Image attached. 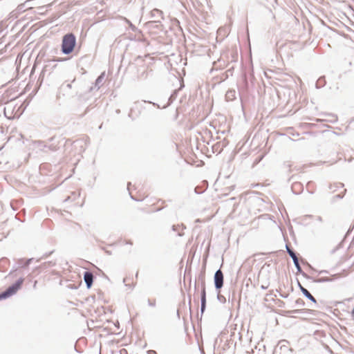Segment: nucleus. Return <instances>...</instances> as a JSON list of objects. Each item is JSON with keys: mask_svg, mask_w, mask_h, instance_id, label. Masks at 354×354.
Segmentation results:
<instances>
[{"mask_svg": "<svg viewBox=\"0 0 354 354\" xmlns=\"http://www.w3.org/2000/svg\"><path fill=\"white\" fill-rule=\"evenodd\" d=\"M105 77V72H102L95 80L93 85L88 86L87 90L85 92H80V93H77L78 100L81 102L86 101L88 100L91 95L90 93L93 91H97L100 87L103 85V82Z\"/></svg>", "mask_w": 354, "mask_h": 354, "instance_id": "obj_1", "label": "nucleus"}, {"mask_svg": "<svg viewBox=\"0 0 354 354\" xmlns=\"http://www.w3.org/2000/svg\"><path fill=\"white\" fill-rule=\"evenodd\" d=\"M77 44L76 37L72 32L64 35L62 37L61 51L64 55L72 53Z\"/></svg>", "mask_w": 354, "mask_h": 354, "instance_id": "obj_2", "label": "nucleus"}, {"mask_svg": "<svg viewBox=\"0 0 354 354\" xmlns=\"http://www.w3.org/2000/svg\"><path fill=\"white\" fill-rule=\"evenodd\" d=\"M198 280L201 282V317H202L206 309V288L205 281V271L200 273L198 275Z\"/></svg>", "mask_w": 354, "mask_h": 354, "instance_id": "obj_3", "label": "nucleus"}, {"mask_svg": "<svg viewBox=\"0 0 354 354\" xmlns=\"http://www.w3.org/2000/svg\"><path fill=\"white\" fill-rule=\"evenodd\" d=\"M24 281V279L20 277L15 283L8 286L4 291L1 292L2 296H3L4 299H8L16 294L17 292L21 288Z\"/></svg>", "mask_w": 354, "mask_h": 354, "instance_id": "obj_4", "label": "nucleus"}, {"mask_svg": "<svg viewBox=\"0 0 354 354\" xmlns=\"http://www.w3.org/2000/svg\"><path fill=\"white\" fill-rule=\"evenodd\" d=\"M224 276L221 268L218 269L214 275V283L215 289L217 292H221V289L223 286Z\"/></svg>", "mask_w": 354, "mask_h": 354, "instance_id": "obj_5", "label": "nucleus"}, {"mask_svg": "<svg viewBox=\"0 0 354 354\" xmlns=\"http://www.w3.org/2000/svg\"><path fill=\"white\" fill-rule=\"evenodd\" d=\"M340 277H341L340 274H335L331 275L330 277H320V278H313V279H311V280L313 282L317 283H325V282H332V281H335L336 279H339Z\"/></svg>", "mask_w": 354, "mask_h": 354, "instance_id": "obj_6", "label": "nucleus"}, {"mask_svg": "<svg viewBox=\"0 0 354 354\" xmlns=\"http://www.w3.org/2000/svg\"><path fill=\"white\" fill-rule=\"evenodd\" d=\"M146 26L151 30L163 31L164 29L160 19L148 21Z\"/></svg>", "mask_w": 354, "mask_h": 354, "instance_id": "obj_7", "label": "nucleus"}, {"mask_svg": "<svg viewBox=\"0 0 354 354\" xmlns=\"http://www.w3.org/2000/svg\"><path fill=\"white\" fill-rule=\"evenodd\" d=\"M83 278H84V281L86 284V288L90 289L93 286V280H94V276H93V273L89 270H86L84 272Z\"/></svg>", "mask_w": 354, "mask_h": 354, "instance_id": "obj_8", "label": "nucleus"}, {"mask_svg": "<svg viewBox=\"0 0 354 354\" xmlns=\"http://www.w3.org/2000/svg\"><path fill=\"white\" fill-rule=\"evenodd\" d=\"M297 283H298V287L299 288V290H301V292H302V294L304 295L305 297H306L307 299H308L309 300H310L311 301H313V303L315 304H317V300L315 299V298L310 293V292L306 289L304 287H303L301 286V284L299 283V281H297Z\"/></svg>", "mask_w": 354, "mask_h": 354, "instance_id": "obj_9", "label": "nucleus"}, {"mask_svg": "<svg viewBox=\"0 0 354 354\" xmlns=\"http://www.w3.org/2000/svg\"><path fill=\"white\" fill-rule=\"evenodd\" d=\"M39 147L45 152H47L48 151H55L59 149V147L55 145H46L43 141L39 142Z\"/></svg>", "mask_w": 354, "mask_h": 354, "instance_id": "obj_10", "label": "nucleus"}, {"mask_svg": "<svg viewBox=\"0 0 354 354\" xmlns=\"http://www.w3.org/2000/svg\"><path fill=\"white\" fill-rule=\"evenodd\" d=\"M292 192L294 194H300L304 190V186L300 182H294L291 186Z\"/></svg>", "mask_w": 354, "mask_h": 354, "instance_id": "obj_11", "label": "nucleus"}, {"mask_svg": "<svg viewBox=\"0 0 354 354\" xmlns=\"http://www.w3.org/2000/svg\"><path fill=\"white\" fill-rule=\"evenodd\" d=\"M293 263H294V265H295V268L297 269V273L301 274L302 276L304 277H305L306 279H308V280L313 279V277H310V276L308 275L306 272H304L302 270V268H301V266L299 264V259L295 261Z\"/></svg>", "mask_w": 354, "mask_h": 354, "instance_id": "obj_12", "label": "nucleus"}, {"mask_svg": "<svg viewBox=\"0 0 354 354\" xmlns=\"http://www.w3.org/2000/svg\"><path fill=\"white\" fill-rule=\"evenodd\" d=\"M186 227L183 225H173L171 227V230L174 232H176L178 236H183L184 233L182 232Z\"/></svg>", "mask_w": 354, "mask_h": 354, "instance_id": "obj_13", "label": "nucleus"}, {"mask_svg": "<svg viewBox=\"0 0 354 354\" xmlns=\"http://www.w3.org/2000/svg\"><path fill=\"white\" fill-rule=\"evenodd\" d=\"M151 17L154 18L155 20H158L160 19H164L163 12L160 10L155 8L151 11Z\"/></svg>", "mask_w": 354, "mask_h": 354, "instance_id": "obj_14", "label": "nucleus"}, {"mask_svg": "<svg viewBox=\"0 0 354 354\" xmlns=\"http://www.w3.org/2000/svg\"><path fill=\"white\" fill-rule=\"evenodd\" d=\"M178 93V90L176 89V90L173 91L172 93L170 95V96L168 99L167 104H165V106H163L162 109H165V108L168 107L170 104H171L173 103V102L177 97Z\"/></svg>", "mask_w": 354, "mask_h": 354, "instance_id": "obj_15", "label": "nucleus"}, {"mask_svg": "<svg viewBox=\"0 0 354 354\" xmlns=\"http://www.w3.org/2000/svg\"><path fill=\"white\" fill-rule=\"evenodd\" d=\"M286 248L288 254L292 258L293 262L299 259L297 253L292 248H290L288 244L286 245Z\"/></svg>", "mask_w": 354, "mask_h": 354, "instance_id": "obj_16", "label": "nucleus"}, {"mask_svg": "<svg viewBox=\"0 0 354 354\" xmlns=\"http://www.w3.org/2000/svg\"><path fill=\"white\" fill-rule=\"evenodd\" d=\"M227 101H232L236 99V91L234 90H228L225 93Z\"/></svg>", "mask_w": 354, "mask_h": 354, "instance_id": "obj_17", "label": "nucleus"}, {"mask_svg": "<svg viewBox=\"0 0 354 354\" xmlns=\"http://www.w3.org/2000/svg\"><path fill=\"white\" fill-rule=\"evenodd\" d=\"M344 185L342 183H335L334 184H330L328 186V189L331 190V192H335L339 188H343Z\"/></svg>", "mask_w": 354, "mask_h": 354, "instance_id": "obj_18", "label": "nucleus"}, {"mask_svg": "<svg viewBox=\"0 0 354 354\" xmlns=\"http://www.w3.org/2000/svg\"><path fill=\"white\" fill-rule=\"evenodd\" d=\"M147 103H149V104H153V106L157 107L158 109H160V106L159 104H156V103H154V102H150V101H145V100H143L142 102H135V105H138L140 106L141 108H144L145 109V106H144V104H147Z\"/></svg>", "mask_w": 354, "mask_h": 354, "instance_id": "obj_19", "label": "nucleus"}, {"mask_svg": "<svg viewBox=\"0 0 354 354\" xmlns=\"http://www.w3.org/2000/svg\"><path fill=\"white\" fill-rule=\"evenodd\" d=\"M326 84L325 77H320L316 82L315 86L317 88H320Z\"/></svg>", "mask_w": 354, "mask_h": 354, "instance_id": "obj_20", "label": "nucleus"}, {"mask_svg": "<svg viewBox=\"0 0 354 354\" xmlns=\"http://www.w3.org/2000/svg\"><path fill=\"white\" fill-rule=\"evenodd\" d=\"M346 189H344L343 193L337 194L332 198V202H335L337 199H342L344 196Z\"/></svg>", "mask_w": 354, "mask_h": 354, "instance_id": "obj_21", "label": "nucleus"}, {"mask_svg": "<svg viewBox=\"0 0 354 354\" xmlns=\"http://www.w3.org/2000/svg\"><path fill=\"white\" fill-rule=\"evenodd\" d=\"M217 299L221 303H223V304L225 303V301H226L225 297L223 295H221L220 292H217Z\"/></svg>", "mask_w": 354, "mask_h": 354, "instance_id": "obj_22", "label": "nucleus"}, {"mask_svg": "<svg viewBox=\"0 0 354 354\" xmlns=\"http://www.w3.org/2000/svg\"><path fill=\"white\" fill-rule=\"evenodd\" d=\"M306 310V309H297V310L288 311L287 314H290V313L299 314V313H304Z\"/></svg>", "mask_w": 354, "mask_h": 354, "instance_id": "obj_23", "label": "nucleus"}, {"mask_svg": "<svg viewBox=\"0 0 354 354\" xmlns=\"http://www.w3.org/2000/svg\"><path fill=\"white\" fill-rule=\"evenodd\" d=\"M32 260H33L32 258L28 259L26 260V261L24 264H21V263H19V264L21 265V267L26 268V267H28L30 264V263L32 262Z\"/></svg>", "mask_w": 354, "mask_h": 354, "instance_id": "obj_24", "label": "nucleus"}, {"mask_svg": "<svg viewBox=\"0 0 354 354\" xmlns=\"http://www.w3.org/2000/svg\"><path fill=\"white\" fill-rule=\"evenodd\" d=\"M295 304H296V305L299 306H304L305 305V302L302 299H297L295 301Z\"/></svg>", "mask_w": 354, "mask_h": 354, "instance_id": "obj_25", "label": "nucleus"}, {"mask_svg": "<svg viewBox=\"0 0 354 354\" xmlns=\"http://www.w3.org/2000/svg\"><path fill=\"white\" fill-rule=\"evenodd\" d=\"M55 265V261H50L44 263V267H52Z\"/></svg>", "mask_w": 354, "mask_h": 354, "instance_id": "obj_26", "label": "nucleus"}, {"mask_svg": "<svg viewBox=\"0 0 354 354\" xmlns=\"http://www.w3.org/2000/svg\"><path fill=\"white\" fill-rule=\"evenodd\" d=\"M147 303L148 305L151 307H155L156 304V299L151 300L149 299H148Z\"/></svg>", "mask_w": 354, "mask_h": 354, "instance_id": "obj_27", "label": "nucleus"}, {"mask_svg": "<svg viewBox=\"0 0 354 354\" xmlns=\"http://www.w3.org/2000/svg\"><path fill=\"white\" fill-rule=\"evenodd\" d=\"M313 184V182L312 181H309L307 185H306V188L308 191V192L310 194H314V191H310L309 190V188L311 187V185Z\"/></svg>", "mask_w": 354, "mask_h": 354, "instance_id": "obj_28", "label": "nucleus"}, {"mask_svg": "<svg viewBox=\"0 0 354 354\" xmlns=\"http://www.w3.org/2000/svg\"><path fill=\"white\" fill-rule=\"evenodd\" d=\"M288 343V342L286 340H281L279 342V344H281V347L280 348L281 349L283 347H284L285 348H287L285 344Z\"/></svg>", "mask_w": 354, "mask_h": 354, "instance_id": "obj_29", "label": "nucleus"}, {"mask_svg": "<svg viewBox=\"0 0 354 354\" xmlns=\"http://www.w3.org/2000/svg\"><path fill=\"white\" fill-rule=\"evenodd\" d=\"M147 75H148V72L147 71H145L140 74V77L146 79L147 77Z\"/></svg>", "mask_w": 354, "mask_h": 354, "instance_id": "obj_30", "label": "nucleus"}, {"mask_svg": "<svg viewBox=\"0 0 354 354\" xmlns=\"http://www.w3.org/2000/svg\"><path fill=\"white\" fill-rule=\"evenodd\" d=\"M315 272H317L319 274H328V271L326 270H322L319 271H317L316 270H314Z\"/></svg>", "mask_w": 354, "mask_h": 354, "instance_id": "obj_31", "label": "nucleus"}, {"mask_svg": "<svg viewBox=\"0 0 354 354\" xmlns=\"http://www.w3.org/2000/svg\"><path fill=\"white\" fill-rule=\"evenodd\" d=\"M194 192H195V193H196V194H201L203 193V190L200 189L198 188V187H195V189H194Z\"/></svg>", "mask_w": 354, "mask_h": 354, "instance_id": "obj_32", "label": "nucleus"}, {"mask_svg": "<svg viewBox=\"0 0 354 354\" xmlns=\"http://www.w3.org/2000/svg\"><path fill=\"white\" fill-rule=\"evenodd\" d=\"M53 253V251H51L48 253H46L43 255V257H41V259H44V258H46L48 257V256H50V254H52Z\"/></svg>", "mask_w": 354, "mask_h": 354, "instance_id": "obj_33", "label": "nucleus"}, {"mask_svg": "<svg viewBox=\"0 0 354 354\" xmlns=\"http://www.w3.org/2000/svg\"><path fill=\"white\" fill-rule=\"evenodd\" d=\"M75 82V79H73V80L72 81L71 83H68V84H66V86L68 88H71L72 87V83H74Z\"/></svg>", "mask_w": 354, "mask_h": 354, "instance_id": "obj_34", "label": "nucleus"}, {"mask_svg": "<svg viewBox=\"0 0 354 354\" xmlns=\"http://www.w3.org/2000/svg\"><path fill=\"white\" fill-rule=\"evenodd\" d=\"M268 286H269V284H268H268H266V285L262 284V285L261 286V288L262 290H266V289L268 288Z\"/></svg>", "mask_w": 354, "mask_h": 354, "instance_id": "obj_35", "label": "nucleus"}, {"mask_svg": "<svg viewBox=\"0 0 354 354\" xmlns=\"http://www.w3.org/2000/svg\"><path fill=\"white\" fill-rule=\"evenodd\" d=\"M147 354H156V351L154 350H149L147 351Z\"/></svg>", "mask_w": 354, "mask_h": 354, "instance_id": "obj_36", "label": "nucleus"}, {"mask_svg": "<svg viewBox=\"0 0 354 354\" xmlns=\"http://www.w3.org/2000/svg\"><path fill=\"white\" fill-rule=\"evenodd\" d=\"M235 199H236V198H235V197H232V198H229V199H228V200H227L226 201H227V203L228 204H230V203H231V202H232V201H234Z\"/></svg>", "mask_w": 354, "mask_h": 354, "instance_id": "obj_37", "label": "nucleus"}, {"mask_svg": "<svg viewBox=\"0 0 354 354\" xmlns=\"http://www.w3.org/2000/svg\"><path fill=\"white\" fill-rule=\"evenodd\" d=\"M24 4L19 5L18 6V10H20V11L24 9Z\"/></svg>", "mask_w": 354, "mask_h": 354, "instance_id": "obj_38", "label": "nucleus"}, {"mask_svg": "<svg viewBox=\"0 0 354 354\" xmlns=\"http://www.w3.org/2000/svg\"><path fill=\"white\" fill-rule=\"evenodd\" d=\"M317 221H319V222H322V218L321 216H318L317 217Z\"/></svg>", "mask_w": 354, "mask_h": 354, "instance_id": "obj_39", "label": "nucleus"}, {"mask_svg": "<svg viewBox=\"0 0 354 354\" xmlns=\"http://www.w3.org/2000/svg\"><path fill=\"white\" fill-rule=\"evenodd\" d=\"M126 244L132 245V244H133V242H132L131 240H127V241H126Z\"/></svg>", "mask_w": 354, "mask_h": 354, "instance_id": "obj_40", "label": "nucleus"}, {"mask_svg": "<svg viewBox=\"0 0 354 354\" xmlns=\"http://www.w3.org/2000/svg\"><path fill=\"white\" fill-rule=\"evenodd\" d=\"M132 113H133V109H131L130 113H129V118H131Z\"/></svg>", "mask_w": 354, "mask_h": 354, "instance_id": "obj_41", "label": "nucleus"}, {"mask_svg": "<svg viewBox=\"0 0 354 354\" xmlns=\"http://www.w3.org/2000/svg\"><path fill=\"white\" fill-rule=\"evenodd\" d=\"M5 299L3 296H2V292L0 293V300Z\"/></svg>", "mask_w": 354, "mask_h": 354, "instance_id": "obj_42", "label": "nucleus"}, {"mask_svg": "<svg viewBox=\"0 0 354 354\" xmlns=\"http://www.w3.org/2000/svg\"><path fill=\"white\" fill-rule=\"evenodd\" d=\"M105 252H106V254H109V255H111V252L110 251H109V250H105Z\"/></svg>", "mask_w": 354, "mask_h": 354, "instance_id": "obj_43", "label": "nucleus"}, {"mask_svg": "<svg viewBox=\"0 0 354 354\" xmlns=\"http://www.w3.org/2000/svg\"><path fill=\"white\" fill-rule=\"evenodd\" d=\"M351 315L354 316V306H353V308L351 310Z\"/></svg>", "mask_w": 354, "mask_h": 354, "instance_id": "obj_44", "label": "nucleus"}, {"mask_svg": "<svg viewBox=\"0 0 354 354\" xmlns=\"http://www.w3.org/2000/svg\"><path fill=\"white\" fill-rule=\"evenodd\" d=\"M116 113H120V109H117V110H116Z\"/></svg>", "mask_w": 354, "mask_h": 354, "instance_id": "obj_45", "label": "nucleus"}, {"mask_svg": "<svg viewBox=\"0 0 354 354\" xmlns=\"http://www.w3.org/2000/svg\"><path fill=\"white\" fill-rule=\"evenodd\" d=\"M281 296L282 297H283V298H286V297H287V296H286V295H281Z\"/></svg>", "mask_w": 354, "mask_h": 354, "instance_id": "obj_46", "label": "nucleus"}, {"mask_svg": "<svg viewBox=\"0 0 354 354\" xmlns=\"http://www.w3.org/2000/svg\"><path fill=\"white\" fill-rule=\"evenodd\" d=\"M126 280H127V279H126V278H124V279H123V282H124V283H126Z\"/></svg>", "mask_w": 354, "mask_h": 354, "instance_id": "obj_47", "label": "nucleus"}, {"mask_svg": "<svg viewBox=\"0 0 354 354\" xmlns=\"http://www.w3.org/2000/svg\"><path fill=\"white\" fill-rule=\"evenodd\" d=\"M194 288H195V290H196V282H195Z\"/></svg>", "mask_w": 354, "mask_h": 354, "instance_id": "obj_48", "label": "nucleus"}, {"mask_svg": "<svg viewBox=\"0 0 354 354\" xmlns=\"http://www.w3.org/2000/svg\"><path fill=\"white\" fill-rule=\"evenodd\" d=\"M138 272H136V277H138Z\"/></svg>", "mask_w": 354, "mask_h": 354, "instance_id": "obj_49", "label": "nucleus"}, {"mask_svg": "<svg viewBox=\"0 0 354 354\" xmlns=\"http://www.w3.org/2000/svg\"><path fill=\"white\" fill-rule=\"evenodd\" d=\"M125 286H129V287H131V286H130V285H128V284H126V283H125Z\"/></svg>", "mask_w": 354, "mask_h": 354, "instance_id": "obj_50", "label": "nucleus"}, {"mask_svg": "<svg viewBox=\"0 0 354 354\" xmlns=\"http://www.w3.org/2000/svg\"><path fill=\"white\" fill-rule=\"evenodd\" d=\"M189 304H191V299H189Z\"/></svg>", "mask_w": 354, "mask_h": 354, "instance_id": "obj_51", "label": "nucleus"}, {"mask_svg": "<svg viewBox=\"0 0 354 354\" xmlns=\"http://www.w3.org/2000/svg\"><path fill=\"white\" fill-rule=\"evenodd\" d=\"M53 140V138H51L49 139V140H50V141Z\"/></svg>", "mask_w": 354, "mask_h": 354, "instance_id": "obj_52", "label": "nucleus"}, {"mask_svg": "<svg viewBox=\"0 0 354 354\" xmlns=\"http://www.w3.org/2000/svg\"><path fill=\"white\" fill-rule=\"evenodd\" d=\"M131 198L132 199L135 200V199H134V198H133V196H132L131 195Z\"/></svg>", "mask_w": 354, "mask_h": 354, "instance_id": "obj_53", "label": "nucleus"}]
</instances>
